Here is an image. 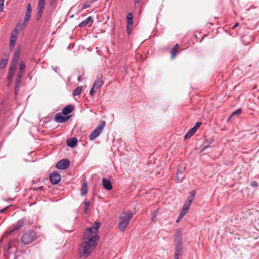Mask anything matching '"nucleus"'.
Wrapping results in <instances>:
<instances>
[{"label": "nucleus", "mask_w": 259, "mask_h": 259, "mask_svg": "<svg viewBox=\"0 0 259 259\" xmlns=\"http://www.w3.org/2000/svg\"><path fill=\"white\" fill-rule=\"evenodd\" d=\"M250 186L251 187H257V183L256 181H252L251 183H250Z\"/></svg>", "instance_id": "40"}, {"label": "nucleus", "mask_w": 259, "mask_h": 259, "mask_svg": "<svg viewBox=\"0 0 259 259\" xmlns=\"http://www.w3.org/2000/svg\"><path fill=\"white\" fill-rule=\"evenodd\" d=\"M187 212H188L187 211H186L183 209H182L180 214L181 215V217H184L187 213Z\"/></svg>", "instance_id": "37"}, {"label": "nucleus", "mask_w": 259, "mask_h": 259, "mask_svg": "<svg viewBox=\"0 0 259 259\" xmlns=\"http://www.w3.org/2000/svg\"><path fill=\"white\" fill-rule=\"evenodd\" d=\"M70 166V161L67 159H63L58 162L56 167L58 169H65Z\"/></svg>", "instance_id": "7"}, {"label": "nucleus", "mask_w": 259, "mask_h": 259, "mask_svg": "<svg viewBox=\"0 0 259 259\" xmlns=\"http://www.w3.org/2000/svg\"><path fill=\"white\" fill-rule=\"evenodd\" d=\"M84 213H87L88 211L89 210V205H90V202L88 201H85L84 202Z\"/></svg>", "instance_id": "31"}, {"label": "nucleus", "mask_w": 259, "mask_h": 259, "mask_svg": "<svg viewBox=\"0 0 259 259\" xmlns=\"http://www.w3.org/2000/svg\"><path fill=\"white\" fill-rule=\"evenodd\" d=\"M184 217H181V215L180 214L178 219H177V222H179V221H180L181 220V219L183 218Z\"/></svg>", "instance_id": "41"}, {"label": "nucleus", "mask_w": 259, "mask_h": 259, "mask_svg": "<svg viewBox=\"0 0 259 259\" xmlns=\"http://www.w3.org/2000/svg\"><path fill=\"white\" fill-rule=\"evenodd\" d=\"M133 217V213L132 211H123L119 218L118 229L121 231H124Z\"/></svg>", "instance_id": "2"}, {"label": "nucleus", "mask_w": 259, "mask_h": 259, "mask_svg": "<svg viewBox=\"0 0 259 259\" xmlns=\"http://www.w3.org/2000/svg\"><path fill=\"white\" fill-rule=\"evenodd\" d=\"M177 182L178 183L181 182L184 178V170L182 167H178L177 172L176 174Z\"/></svg>", "instance_id": "13"}, {"label": "nucleus", "mask_w": 259, "mask_h": 259, "mask_svg": "<svg viewBox=\"0 0 259 259\" xmlns=\"http://www.w3.org/2000/svg\"><path fill=\"white\" fill-rule=\"evenodd\" d=\"M196 195V192L195 191H192L190 192V195L187 198V200L185 202L188 203L189 204L192 203V201H193L195 196Z\"/></svg>", "instance_id": "22"}, {"label": "nucleus", "mask_w": 259, "mask_h": 259, "mask_svg": "<svg viewBox=\"0 0 259 259\" xmlns=\"http://www.w3.org/2000/svg\"><path fill=\"white\" fill-rule=\"evenodd\" d=\"M179 48V45L178 44H176L175 46L174 47V48L172 49V50H171L170 51V54H171V58L172 59H174L177 53H178V50Z\"/></svg>", "instance_id": "21"}, {"label": "nucleus", "mask_w": 259, "mask_h": 259, "mask_svg": "<svg viewBox=\"0 0 259 259\" xmlns=\"http://www.w3.org/2000/svg\"><path fill=\"white\" fill-rule=\"evenodd\" d=\"M70 118V116H63L61 113H58L55 115V120L60 123H64L66 122L69 118Z\"/></svg>", "instance_id": "14"}, {"label": "nucleus", "mask_w": 259, "mask_h": 259, "mask_svg": "<svg viewBox=\"0 0 259 259\" xmlns=\"http://www.w3.org/2000/svg\"><path fill=\"white\" fill-rule=\"evenodd\" d=\"M77 80H78V81H80V80H81V76H79L78 77Z\"/></svg>", "instance_id": "48"}, {"label": "nucleus", "mask_w": 259, "mask_h": 259, "mask_svg": "<svg viewBox=\"0 0 259 259\" xmlns=\"http://www.w3.org/2000/svg\"><path fill=\"white\" fill-rule=\"evenodd\" d=\"M101 225L100 222H96L92 227L85 230L81 246L83 250L82 256L88 257L96 247L99 239V229Z\"/></svg>", "instance_id": "1"}, {"label": "nucleus", "mask_w": 259, "mask_h": 259, "mask_svg": "<svg viewBox=\"0 0 259 259\" xmlns=\"http://www.w3.org/2000/svg\"><path fill=\"white\" fill-rule=\"evenodd\" d=\"M23 74V72L18 71L16 77V82L15 83V94L17 95L19 91V88L21 84V78Z\"/></svg>", "instance_id": "9"}, {"label": "nucleus", "mask_w": 259, "mask_h": 259, "mask_svg": "<svg viewBox=\"0 0 259 259\" xmlns=\"http://www.w3.org/2000/svg\"><path fill=\"white\" fill-rule=\"evenodd\" d=\"M5 0H0V12H2L4 10V3Z\"/></svg>", "instance_id": "36"}, {"label": "nucleus", "mask_w": 259, "mask_h": 259, "mask_svg": "<svg viewBox=\"0 0 259 259\" xmlns=\"http://www.w3.org/2000/svg\"><path fill=\"white\" fill-rule=\"evenodd\" d=\"M103 84V81L102 80V76H98L94 83L93 87L95 88L96 90H98L101 87Z\"/></svg>", "instance_id": "16"}, {"label": "nucleus", "mask_w": 259, "mask_h": 259, "mask_svg": "<svg viewBox=\"0 0 259 259\" xmlns=\"http://www.w3.org/2000/svg\"><path fill=\"white\" fill-rule=\"evenodd\" d=\"M135 4H139L140 2V0H134Z\"/></svg>", "instance_id": "44"}, {"label": "nucleus", "mask_w": 259, "mask_h": 259, "mask_svg": "<svg viewBox=\"0 0 259 259\" xmlns=\"http://www.w3.org/2000/svg\"><path fill=\"white\" fill-rule=\"evenodd\" d=\"M74 109V107L71 105H69L64 107L62 110V113L65 115H67L71 113Z\"/></svg>", "instance_id": "18"}, {"label": "nucleus", "mask_w": 259, "mask_h": 259, "mask_svg": "<svg viewBox=\"0 0 259 259\" xmlns=\"http://www.w3.org/2000/svg\"><path fill=\"white\" fill-rule=\"evenodd\" d=\"M156 215H157V211H156L155 212H154L152 213V215L151 217V220L152 222H154L156 221Z\"/></svg>", "instance_id": "35"}, {"label": "nucleus", "mask_w": 259, "mask_h": 259, "mask_svg": "<svg viewBox=\"0 0 259 259\" xmlns=\"http://www.w3.org/2000/svg\"><path fill=\"white\" fill-rule=\"evenodd\" d=\"M82 87L79 86L77 87L73 91L72 94L73 96H77L80 94L82 92Z\"/></svg>", "instance_id": "25"}, {"label": "nucleus", "mask_w": 259, "mask_h": 259, "mask_svg": "<svg viewBox=\"0 0 259 259\" xmlns=\"http://www.w3.org/2000/svg\"><path fill=\"white\" fill-rule=\"evenodd\" d=\"M180 256L175 255V259H179Z\"/></svg>", "instance_id": "47"}, {"label": "nucleus", "mask_w": 259, "mask_h": 259, "mask_svg": "<svg viewBox=\"0 0 259 259\" xmlns=\"http://www.w3.org/2000/svg\"><path fill=\"white\" fill-rule=\"evenodd\" d=\"M31 12H26L24 18V22L26 24L27 23L28 21L30 19L31 17Z\"/></svg>", "instance_id": "27"}, {"label": "nucleus", "mask_w": 259, "mask_h": 259, "mask_svg": "<svg viewBox=\"0 0 259 259\" xmlns=\"http://www.w3.org/2000/svg\"><path fill=\"white\" fill-rule=\"evenodd\" d=\"M235 72H236V70H233V73H235Z\"/></svg>", "instance_id": "49"}, {"label": "nucleus", "mask_w": 259, "mask_h": 259, "mask_svg": "<svg viewBox=\"0 0 259 259\" xmlns=\"http://www.w3.org/2000/svg\"><path fill=\"white\" fill-rule=\"evenodd\" d=\"M31 11H32L31 6V5L30 4H29L27 6L26 12H31Z\"/></svg>", "instance_id": "39"}, {"label": "nucleus", "mask_w": 259, "mask_h": 259, "mask_svg": "<svg viewBox=\"0 0 259 259\" xmlns=\"http://www.w3.org/2000/svg\"><path fill=\"white\" fill-rule=\"evenodd\" d=\"M19 33V31L17 29L15 28L13 31H12L11 35L10 41L9 46L11 49H13L15 46L17 39V35Z\"/></svg>", "instance_id": "8"}, {"label": "nucleus", "mask_w": 259, "mask_h": 259, "mask_svg": "<svg viewBox=\"0 0 259 259\" xmlns=\"http://www.w3.org/2000/svg\"><path fill=\"white\" fill-rule=\"evenodd\" d=\"M175 253L176 256H181L183 253V243L182 234L180 232L177 233L175 235Z\"/></svg>", "instance_id": "3"}, {"label": "nucleus", "mask_w": 259, "mask_h": 259, "mask_svg": "<svg viewBox=\"0 0 259 259\" xmlns=\"http://www.w3.org/2000/svg\"><path fill=\"white\" fill-rule=\"evenodd\" d=\"M106 122L102 121L101 124L95 129L90 135V140H93L99 136L102 132Z\"/></svg>", "instance_id": "5"}, {"label": "nucleus", "mask_w": 259, "mask_h": 259, "mask_svg": "<svg viewBox=\"0 0 259 259\" xmlns=\"http://www.w3.org/2000/svg\"><path fill=\"white\" fill-rule=\"evenodd\" d=\"M21 50V47L18 46L17 47L16 50L15 51V53L13 56L12 63H16L17 64V62L18 60L19 59V56L20 55Z\"/></svg>", "instance_id": "15"}, {"label": "nucleus", "mask_w": 259, "mask_h": 259, "mask_svg": "<svg viewBox=\"0 0 259 259\" xmlns=\"http://www.w3.org/2000/svg\"><path fill=\"white\" fill-rule=\"evenodd\" d=\"M191 205V204H189L188 203H187V202H185V204L182 208V209L186 210V211H188V210L189 209V208H190V206Z\"/></svg>", "instance_id": "33"}, {"label": "nucleus", "mask_w": 259, "mask_h": 259, "mask_svg": "<svg viewBox=\"0 0 259 259\" xmlns=\"http://www.w3.org/2000/svg\"><path fill=\"white\" fill-rule=\"evenodd\" d=\"M197 131L195 130V128L192 127L191 129H190L188 132L187 133V134L185 136V139H189L191 138L196 132Z\"/></svg>", "instance_id": "24"}, {"label": "nucleus", "mask_w": 259, "mask_h": 259, "mask_svg": "<svg viewBox=\"0 0 259 259\" xmlns=\"http://www.w3.org/2000/svg\"><path fill=\"white\" fill-rule=\"evenodd\" d=\"M61 179V175L57 171H54L50 175V180L53 185H56L59 183Z\"/></svg>", "instance_id": "6"}, {"label": "nucleus", "mask_w": 259, "mask_h": 259, "mask_svg": "<svg viewBox=\"0 0 259 259\" xmlns=\"http://www.w3.org/2000/svg\"><path fill=\"white\" fill-rule=\"evenodd\" d=\"M239 25L238 23H236L233 27V29H235L236 27H237Z\"/></svg>", "instance_id": "42"}, {"label": "nucleus", "mask_w": 259, "mask_h": 259, "mask_svg": "<svg viewBox=\"0 0 259 259\" xmlns=\"http://www.w3.org/2000/svg\"><path fill=\"white\" fill-rule=\"evenodd\" d=\"M46 0H39L38 1V8L37 14V19L39 20L42 15L45 5Z\"/></svg>", "instance_id": "12"}, {"label": "nucleus", "mask_w": 259, "mask_h": 259, "mask_svg": "<svg viewBox=\"0 0 259 259\" xmlns=\"http://www.w3.org/2000/svg\"><path fill=\"white\" fill-rule=\"evenodd\" d=\"M241 109H237V110L235 111L234 112H233L231 114V115L230 116L229 118V120L233 116H235V115H238L239 114H240L241 113Z\"/></svg>", "instance_id": "29"}, {"label": "nucleus", "mask_w": 259, "mask_h": 259, "mask_svg": "<svg viewBox=\"0 0 259 259\" xmlns=\"http://www.w3.org/2000/svg\"><path fill=\"white\" fill-rule=\"evenodd\" d=\"M89 7V5H84L83 6L82 8H83V9H86V8H88Z\"/></svg>", "instance_id": "43"}, {"label": "nucleus", "mask_w": 259, "mask_h": 259, "mask_svg": "<svg viewBox=\"0 0 259 259\" xmlns=\"http://www.w3.org/2000/svg\"><path fill=\"white\" fill-rule=\"evenodd\" d=\"M8 62V60L7 59H2L0 62V69L4 68Z\"/></svg>", "instance_id": "30"}, {"label": "nucleus", "mask_w": 259, "mask_h": 259, "mask_svg": "<svg viewBox=\"0 0 259 259\" xmlns=\"http://www.w3.org/2000/svg\"><path fill=\"white\" fill-rule=\"evenodd\" d=\"M26 69V65L24 62H21L20 63V67L18 71L24 72Z\"/></svg>", "instance_id": "28"}, {"label": "nucleus", "mask_w": 259, "mask_h": 259, "mask_svg": "<svg viewBox=\"0 0 259 259\" xmlns=\"http://www.w3.org/2000/svg\"><path fill=\"white\" fill-rule=\"evenodd\" d=\"M23 226V222L22 221H19L14 226L13 228L5 233V235H12L13 233L19 230Z\"/></svg>", "instance_id": "11"}, {"label": "nucleus", "mask_w": 259, "mask_h": 259, "mask_svg": "<svg viewBox=\"0 0 259 259\" xmlns=\"http://www.w3.org/2000/svg\"><path fill=\"white\" fill-rule=\"evenodd\" d=\"M96 90H96L95 88H94L93 87H92V88L90 92V94L92 96H94L96 93Z\"/></svg>", "instance_id": "34"}, {"label": "nucleus", "mask_w": 259, "mask_h": 259, "mask_svg": "<svg viewBox=\"0 0 259 259\" xmlns=\"http://www.w3.org/2000/svg\"><path fill=\"white\" fill-rule=\"evenodd\" d=\"M8 208V207H6L5 209H2L1 211H0V212L2 213L3 212H4V211L7 208Z\"/></svg>", "instance_id": "46"}, {"label": "nucleus", "mask_w": 259, "mask_h": 259, "mask_svg": "<svg viewBox=\"0 0 259 259\" xmlns=\"http://www.w3.org/2000/svg\"><path fill=\"white\" fill-rule=\"evenodd\" d=\"M93 23V20L91 16L88 17L85 20H83L81 23L79 24V27H84L87 24L90 23L92 24Z\"/></svg>", "instance_id": "20"}, {"label": "nucleus", "mask_w": 259, "mask_h": 259, "mask_svg": "<svg viewBox=\"0 0 259 259\" xmlns=\"http://www.w3.org/2000/svg\"><path fill=\"white\" fill-rule=\"evenodd\" d=\"M56 0H50L51 4L52 5L55 2Z\"/></svg>", "instance_id": "45"}, {"label": "nucleus", "mask_w": 259, "mask_h": 259, "mask_svg": "<svg viewBox=\"0 0 259 259\" xmlns=\"http://www.w3.org/2000/svg\"><path fill=\"white\" fill-rule=\"evenodd\" d=\"M88 186H87V182L86 181H84L83 183L82 188L81 189V195L83 196L85 195L87 192H88Z\"/></svg>", "instance_id": "23"}, {"label": "nucleus", "mask_w": 259, "mask_h": 259, "mask_svg": "<svg viewBox=\"0 0 259 259\" xmlns=\"http://www.w3.org/2000/svg\"><path fill=\"white\" fill-rule=\"evenodd\" d=\"M102 183L105 189L108 190H110L112 189V186L109 180L106 178H103L102 180Z\"/></svg>", "instance_id": "17"}, {"label": "nucleus", "mask_w": 259, "mask_h": 259, "mask_svg": "<svg viewBox=\"0 0 259 259\" xmlns=\"http://www.w3.org/2000/svg\"><path fill=\"white\" fill-rule=\"evenodd\" d=\"M16 67V63H11L8 75V81L9 85H10L12 82V78L15 74Z\"/></svg>", "instance_id": "10"}, {"label": "nucleus", "mask_w": 259, "mask_h": 259, "mask_svg": "<svg viewBox=\"0 0 259 259\" xmlns=\"http://www.w3.org/2000/svg\"><path fill=\"white\" fill-rule=\"evenodd\" d=\"M78 140L76 138H72L67 140V145L73 148L77 144Z\"/></svg>", "instance_id": "19"}, {"label": "nucleus", "mask_w": 259, "mask_h": 259, "mask_svg": "<svg viewBox=\"0 0 259 259\" xmlns=\"http://www.w3.org/2000/svg\"><path fill=\"white\" fill-rule=\"evenodd\" d=\"M201 125V122H197L195 124V125L193 127V128H195V130L197 131L198 128Z\"/></svg>", "instance_id": "38"}, {"label": "nucleus", "mask_w": 259, "mask_h": 259, "mask_svg": "<svg viewBox=\"0 0 259 259\" xmlns=\"http://www.w3.org/2000/svg\"><path fill=\"white\" fill-rule=\"evenodd\" d=\"M133 24H127L126 31L128 34H130L132 32Z\"/></svg>", "instance_id": "32"}, {"label": "nucleus", "mask_w": 259, "mask_h": 259, "mask_svg": "<svg viewBox=\"0 0 259 259\" xmlns=\"http://www.w3.org/2000/svg\"><path fill=\"white\" fill-rule=\"evenodd\" d=\"M127 24H133V15L132 13H129L127 15L126 17Z\"/></svg>", "instance_id": "26"}, {"label": "nucleus", "mask_w": 259, "mask_h": 259, "mask_svg": "<svg viewBox=\"0 0 259 259\" xmlns=\"http://www.w3.org/2000/svg\"><path fill=\"white\" fill-rule=\"evenodd\" d=\"M36 233L31 230L25 233L21 238V242L25 245L32 243L36 239Z\"/></svg>", "instance_id": "4"}]
</instances>
